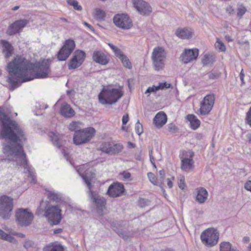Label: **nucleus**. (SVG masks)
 <instances>
[{
  "label": "nucleus",
  "mask_w": 251,
  "mask_h": 251,
  "mask_svg": "<svg viewBox=\"0 0 251 251\" xmlns=\"http://www.w3.org/2000/svg\"><path fill=\"white\" fill-rule=\"evenodd\" d=\"M0 122L1 124L0 137L10 141L2 144V151L6 157L5 159L15 162L17 165L23 167L24 173H27V176L31 178V182H35L34 169L28 164L21 144L23 141L26 140L24 130L15 121L11 120L0 107Z\"/></svg>",
  "instance_id": "obj_1"
},
{
  "label": "nucleus",
  "mask_w": 251,
  "mask_h": 251,
  "mask_svg": "<svg viewBox=\"0 0 251 251\" xmlns=\"http://www.w3.org/2000/svg\"><path fill=\"white\" fill-rule=\"evenodd\" d=\"M50 59H43L33 64L21 56H17L7 64V71L9 74L7 81L10 90L13 91L25 82L37 78L48 77L50 73Z\"/></svg>",
  "instance_id": "obj_2"
},
{
  "label": "nucleus",
  "mask_w": 251,
  "mask_h": 251,
  "mask_svg": "<svg viewBox=\"0 0 251 251\" xmlns=\"http://www.w3.org/2000/svg\"><path fill=\"white\" fill-rule=\"evenodd\" d=\"M124 95L122 88L103 89L99 94L98 98L103 105L113 104L117 102Z\"/></svg>",
  "instance_id": "obj_3"
},
{
  "label": "nucleus",
  "mask_w": 251,
  "mask_h": 251,
  "mask_svg": "<svg viewBox=\"0 0 251 251\" xmlns=\"http://www.w3.org/2000/svg\"><path fill=\"white\" fill-rule=\"evenodd\" d=\"M87 194L88 200L95 206L97 213L100 215H103V211L106 209V200L94 189H89Z\"/></svg>",
  "instance_id": "obj_4"
},
{
  "label": "nucleus",
  "mask_w": 251,
  "mask_h": 251,
  "mask_svg": "<svg viewBox=\"0 0 251 251\" xmlns=\"http://www.w3.org/2000/svg\"><path fill=\"white\" fill-rule=\"evenodd\" d=\"M14 208L13 199L3 195L0 196V217L3 220H8L11 216Z\"/></svg>",
  "instance_id": "obj_5"
},
{
  "label": "nucleus",
  "mask_w": 251,
  "mask_h": 251,
  "mask_svg": "<svg viewBox=\"0 0 251 251\" xmlns=\"http://www.w3.org/2000/svg\"><path fill=\"white\" fill-rule=\"evenodd\" d=\"M95 133V129L92 127L77 130L73 137L74 143L76 145L86 143L94 136Z\"/></svg>",
  "instance_id": "obj_6"
},
{
  "label": "nucleus",
  "mask_w": 251,
  "mask_h": 251,
  "mask_svg": "<svg viewBox=\"0 0 251 251\" xmlns=\"http://www.w3.org/2000/svg\"><path fill=\"white\" fill-rule=\"evenodd\" d=\"M219 237V234L214 228H208L202 231L201 234L202 243L209 247L217 244Z\"/></svg>",
  "instance_id": "obj_7"
},
{
  "label": "nucleus",
  "mask_w": 251,
  "mask_h": 251,
  "mask_svg": "<svg viewBox=\"0 0 251 251\" xmlns=\"http://www.w3.org/2000/svg\"><path fill=\"white\" fill-rule=\"evenodd\" d=\"M166 52L164 48L157 47L155 48L151 54V59L155 70L159 71L164 67Z\"/></svg>",
  "instance_id": "obj_8"
},
{
  "label": "nucleus",
  "mask_w": 251,
  "mask_h": 251,
  "mask_svg": "<svg viewBox=\"0 0 251 251\" xmlns=\"http://www.w3.org/2000/svg\"><path fill=\"white\" fill-rule=\"evenodd\" d=\"M61 211L58 205L49 206L45 210V216L51 225H57L62 219Z\"/></svg>",
  "instance_id": "obj_9"
},
{
  "label": "nucleus",
  "mask_w": 251,
  "mask_h": 251,
  "mask_svg": "<svg viewBox=\"0 0 251 251\" xmlns=\"http://www.w3.org/2000/svg\"><path fill=\"white\" fill-rule=\"evenodd\" d=\"M15 217L18 224L22 226H29L33 219V214L27 209L22 208L16 210Z\"/></svg>",
  "instance_id": "obj_10"
},
{
  "label": "nucleus",
  "mask_w": 251,
  "mask_h": 251,
  "mask_svg": "<svg viewBox=\"0 0 251 251\" xmlns=\"http://www.w3.org/2000/svg\"><path fill=\"white\" fill-rule=\"evenodd\" d=\"M194 153L190 151H183L179 155L181 160V169L185 172H189L194 168Z\"/></svg>",
  "instance_id": "obj_11"
},
{
  "label": "nucleus",
  "mask_w": 251,
  "mask_h": 251,
  "mask_svg": "<svg viewBox=\"0 0 251 251\" xmlns=\"http://www.w3.org/2000/svg\"><path fill=\"white\" fill-rule=\"evenodd\" d=\"M75 47V44L73 40H66L64 46L58 52V60L60 61H65L74 50Z\"/></svg>",
  "instance_id": "obj_12"
},
{
  "label": "nucleus",
  "mask_w": 251,
  "mask_h": 251,
  "mask_svg": "<svg viewBox=\"0 0 251 251\" xmlns=\"http://www.w3.org/2000/svg\"><path fill=\"white\" fill-rule=\"evenodd\" d=\"M215 96L213 94L206 95L201 102L200 113L202 115L208 114L212 110L214 102Z\"/></svg>",
  "instance_id": "obj_13"
},
{
  "label": "nucleus",
  "mask_w": 251,
  "mask_h": 251,
  "mask_svg": "<svg viewBox=\"0 0 251 251\" xmlns=\"http://www.w3.org/2000/svg\"><path fill=\"white\" fill-rule=\"evenodd\" d=\"M113 22L118 27L128 29L132 26L131 20L127 14H117L113 18Z\"/></svg>",
  "instance_id": "obj_14"
},
{
  "label": "nucleus",
  "mask_w": 251,
  "mask_h": 251,
  "mask_svg": "<svg viewBox=\"0 0 251 251\" xmlns=\"http://www.w3.org/2000/svg\"><path fill=\"white\" fill-rule=\"evenodd\" d=\"M134 7L142 15L149 16L152 11V7L150 4L143 0H132Z\"/></svg>",
  "instance_id": "obj_15"
},
{
  "label": "nucleus",
  "mask_w": 251,
  "mask_h": 251,
  "mask_svg": "<svg viewBox=\"0 0 251 251\" xmlns=\"http://www.w3.org/2000/svg\"><path fill=\"white\" fill-rule=\"evenodd\" d=\"M28 23L29 21L26 19L17 20L8 26L6 33L9 35H12L21 32Z\"/></svg>",
  "instance_id": "obj_16"
},
{
  "label": "nucleus",
  "mask_w": 251,
  "mask_h": 251,
  "mask_svg": "<svg viewBox=\"0 0 251 251\" xmlns=\"http://www.w3.org/2000/svg\"><path fill=\"white\" fill-rule=\"evenodd\" d=\"M199 55V50L197 49L185 50L181 54L180 59L184 63L187 64L196 60Z\"/></svg>",
  "instance_id": "obj_17"
},
{
  "label": "nucleus",
  "mask_w": 251,
  "mask_h": 251,
  "mask_svg": "<svg viewBox=\"0 0 251 251\" xmlns=\"http://www.w3.org/2000/svg\"><path fill=\"white\" fill-rule=\"evenodd\" d=\"M84 165L80 166L76 170L85 183L87 184V186L90 188L91 187V181L96 177V175L94 173L88 170H87L85 172L82 173V171L84 169Z\"/></svg>",
  "instance_id": "obj_18"
},
{
  "label": "nucleus",
  "mask_w": 251,
  "mask_h": 251,
  "mask_svg": "<svg viewBox=\"0 0 251 251\" xmlns=\"http://www.w3.org/2000/svg\"><path fill=\"white\" fill-rule=\"evenodd\" d=\"M92 59L96 63L102 65H105L108 64L109 60L107 56L100 50L94 51L92 54Z\"/></svg>",
  "instance_id": "obj_19"
},
{
  "label": "nucleus",
  "mask_w": 251,
  "mask_h": 251,
  "mask_svg": "<svg viewBox=\"0 0 251 251\" xmlns=\"http://www.w3.org/2000/svg\"><path fill=\"white\" fill-rule=\"evenodd\" d=\"M193 30L189 27L178 28L175 31V34L182 39H188L192 37Z\"/></svg>",
  "instance_id": "obj_20"
},
{
  "label": "nucleus",
  "mask_w": 251,
  "mask_h": 251,
  "mask_svg": "<svg viewBox=\"0 0 251 251\" xmlns=\"http://www.w3.org/2000/svg\"><path fill=\"white\" fill-rule=\"evenodd\" d=\"M167 118L163 112H159L156 114L153 118V123L157 128H160L167 122Z\"/></svg>",
  "instance_id": "obj_21"
},
{
  "label": "nucleus",
  "mask_w": 251,
  "mask_h": 251,
  "mask_svg": "<svg viewBox=\"0 0 251 251\" xmlns=\"http://www.w3.org/2000/svg\"><path fill=\"white\" fill-rule=\"evenodd\" d=\"M75 113V111L69 104L67 103L62 104L60 107V114L61 115L65 117L71 118L74 116Z\"/></svg>",
  "instance_id": "obj_22"
},
{
  "label": "nucleus",
  "mask_w": 251,
  "mask_h": 251,
  "mask_svg": "<svg viewBox=\"0 0 251 251\" xmlns=\"http://www.w3.org/2000/svg\"><path fill=\"white\" fill-rule=\"evenodd\" d=\"M187 119L190 122V127L192 129L196 130L200 127L201 121L194 115H188Z\"/></svg>",
  "instance_id": "obj_23"
},
{
  "label": "nucleus",
  "mask_w": 251,
  "mask_h": 251,
  "mask_svg": "<svg viewBox=\"0 0 251 251\" xmlns=\"http://www.w3.org/2000/svg\"><path fill=\"white\" fill-rule=\"evenodd\" d=\"M208 192L206 189H198L196 201L199 203H204L207 199Z\"/></svg>",
  "instance_id": "obj_24"
},
{
  "label": "nucleus",
  "mask_w": 251,
  "mask_h": 251,
  "mask_svg": "<svg viewBox=\"0 0 251 251\" xmlns=\"http://www.w3.org/2000/svg\"><path fill=\"white\" fill-rule=\"evenodd\" d=\"M3 53L5 58H9L12 53L13 49L11 45L7 41H2Z\"/></svg>",
  "instance_id": "obj_25"
},
{
  "label": "nucleus",
  "mask_w": 251,
  "mask_h": 251,
  "mask_svg": "<svg viewBox=\"0 0 251 251\" xmlns=\"http://www.w3.org/2000/svg\"><path fill=\"white\" fill-rule=\"evenodd\" d=\"M47 196L50 200L56 202H59L63 201L61 194L55 193L51 191H47Z\"/></svg>",
  "instance_id": "obj_26"
},
{
  "label": "nucleus",
  "mask_w": 251,
  "mask_h": 251,
  "mask_svg": "<svg viewBox=\"0 0 251 251\" xmlns=\"http://www.w3.org/2000/svg\"><path fill=\"white\" fill-rule=\"evenodd\" d=\"M43 251H64V248L60 244L52 243L45 247Z\"/></svg>",
  "instance_id": "obj_27"
},
{
  "label": "nucleus",
  "mask_w": 251,
  "mask_h": 251,
  "mask_svg": "<svg viewBox=\"0 0 251 251\" xmlns=\"http://www.w3.org/2000/svg\"><path fill=\"white\" fill-rule=\"evenodd\" d=\"M126 189H107L106 194L111 197H118L125 195Z\"/></svg>",
  "instance_id": "obj_28"
},
{
  "label": "nucleus",
  "mask_w": 251,
  "mask_h": 251,
  "mask_svg": "<svg viewBox=\"0 0 251 251\" xmlns=\"http://www.w3.org/2000/svg\"><path fill=\"white\" fill-rule=\"evenodd\" d=\"M115 223H113L112 225L113 229L121 237H122L124 240H127L130 237V234L129 232H127L125 231H123V230H120L118 229L117 227L114 226Z\"/></svg>",
  "instance_id": "obj_29"
},
{
  "label": "nucleus",
  "mask_w": 251,
  "mask_h": 251,
  "mask_svg": "<svg viewBox=\"0 0 251 251\" xmlns=\"http://www.w3.org/2000/svg\"><path fill=\"white\" fill-rule=\"evenodd\" d=\"M94 18L99 21H102L104 20L105 17V12L100 8H96L95 9Z\"/></svg>",
  "instance_id": "obj_30"
},
{
  "label": "nucleus",
  "mask_w": 251,
  "mask_h": 251,
  "mask_svg": "<svg viewBox=\"0 0 251 251\" xmlns=\"http://www.w3.org/2000/svg\"><path fill=\"white\" fill-rule=\"evenodd\" d=\"M85 57V53L84 51L81 50H76L75 51L73 57L82 64L84 60Z\"/></svg>",
  "instance_id": "obj_31"
},
{
  "label": "nucleus",
  "mask_w": 251,
  "mask_h": 251,
  "mask_svg": "<svg viewBox=\"0 0 251 251\" xmlns=\"http://www.w3.org/2000/svg\"><path fill=\"white\" fill-rule=\"evenodd\" d=\"M220 251H238L233 248L228 242H224L220 245Z\"/></svg>",
  "instance_id": "obj_32"
},
{
  "label": "nucleus",
  "mask_w": 251,
  "mask_h": 251,
  "mask_svg": "<svg viewBox=\"0 0 251 251\" xmlns=\"http://www.w3.org/2000/svg\"><path fill=\"white\" fill-rule=\"evenodd\" d=\"M0 239L11 243L13 242L15 240L13 236L4 232L1 229H0Z\"/></svg>",
  "instance_id": "obj_33"
},
{
  "label": "nucleus",
  "mask_w": 251,
  "mask_h": 251,
  "mask_svg": "<svg viewBox=\"0 0 251 251\" xmlns=\"http://www.w3.org/2000/svg\"><path fill=\"white\" fill-rule=\"evenodd\" d=\"M49 137L52 141L53 144L54 146H56L57 148H60L61 147V145L59 141V137L58 135L56 133L51 132L50 133Z\"/></svg>",
  "instance_id": "obj_34"
},
{
  "label": "nucleus",
  "mask_w": 251,
  "mask_h": 251,
  "mask_svg": "<svg viewBox=\"0 0 251 251\" xmlns=\"http://www.w3.org/2000/svg\"><path fill=\"white\" fill-rule=\"evenodd\" d=\"M214 61L213 55L209 54H205L202 59V63L203 65L206 66L210 65Z\"/></svg>",
  "instance_id": "obj_35"
},
{
  "label": "nucleus",
  "mask_w": 251,
  "mask_h": 251,
  "mask_svg": "<svg viewBox=\"0 0 251 251\" xmlns=\"http://www.w3.org/2000/svg\"><path fill=\"white\" fill-rule=\"evenodd\" d=\"M66 2L68 5L72 6L74 10L78 11L82 10V6L79 4L76 0H67Z\"/></svg>",
  "instance_id": "obj_36"
},
{
  "label": "nucleus",
  "mask_w": 251,
  "mask_h": 251,
  "mask_svg": "<svg viewBox=\"0 0 251 251\" xmlns=\"http://www.w3.org/2000/svg\"><path fill=\"white\" fill-rule=\"evenodd\" d=\"M123 149V146L120 144H115L113 146H111L110 151V154H117L121 152Z\"/></svg>",
  "instance_id": "obj_37"
},
{
  "label": "nucleus",
  "mask_w": 251,
  "mask_h": 251,
  "mask_svg": "<svg viewBox=\"0 0 251 251\" xmlns=\"http://www.w3.org/2000/svg\"><path fill=\"white\" fill-rule=\"evenodd\" d=\"M108 45L112 49L113 51L114 52L115 55L117 57H118L119 59L121 58L122 56H124L125 55L122 52V51L120 49H119L117 47L113 45L112 44L108 43Z\"/></svg>",
  "instance_id": "obj_38"
},
{
  "label": "nucleus",
  "mask_w": 251,
  "mask_h": 251,
  "mask_svg": "<svg viewBox=\"0 0 251 251\" xmlns=\"http://www.w3.org/2000/svg\"><path fill=\"white\" fill-rule=\"evenodd\" d=\"M82 64L78 62L75 58H72L68 63V68L70 70L75 69L79 67Z\"/></svg>",
  "instance_id": "obj_39"
},
{
  "label": "nucleus",
  "mask_w": 251,
  "mask_h": 251,
  "mask_svg": "<svg viewBox=\"0 0 251 251\" xmlns=\"http://www.w3.org/2000/svg\"><path fill=\"white\" fill-rule=\"evenodd\" d=\"M120 59L122 61L123 65L125 67L129 69L132 68L131 63L126 55L122 56Z\"/></svg>",
  "instance_id": "obj_40"
},
{
  "label": "nucleus",
  "mask_w": 251,
  "mask_h": 251,
  "mask_svg": "<svg viewBox=\"0 0 251 251\" xmlns=\"http://www.w3.org/2000/svg\"><path fill=\"white\" fill-rule=\"evenodd\" d=\"M110 149L111 145L107 143L102 144L100 148V151L107 154H110Z\"/></svg>",
  "instance_id": "obj_41"
},
{
  "label": "nucleus",
  "mask_w": 251,
  "mask_h": 251,
  "mask_svg": "<svg viewBox=\"0 0 251 251\" xmlns=\"http://www.w3.org/2000/svg\"><path fill=\"white\" fill-rule=\"evenodd\" d=\"M151 201L148 199L141 198L138 201V205L140 207H145L151 204Z\"/></svg>",
  "instance_id": "obj_42"
},
{
  "label": "nucleus",
  "mask_w": 251,
  "mask_h": 251,
  "mask_svg": "<svg viewBox=\"0 0 251 251\" xmlns=\"http://www.w3.org/2000/svg\"><path fill=\"white\" fill-rule=\"evenodd\" d=\"M215 46L216 49H219L221 51H224L226 50V47L224 44L218 39H217V41L215 44Z\"/></svg>",
  "instance_id": "obj_43"
},
{
  "label": "nucleus",
  "mask_w": 251,
  "mask_h": 251,
  "mask_svg": "<svg viewBox=\"0 0 251 251\" xmlns=\"http://www.w3.org/2000/svg\"><path fill=\"white\" fill-rule=\"evenodd\" d=\"M135 128L136 132L139 135H141L143 132V126L139 120L136 123Z\"/></svg>",
  "instance_id": "obj_44"
},
{
  "label": "nucleus",
  "mask_w": 251,
  "mask_h": 251,
  "mask_svg": "<svg viewBox=\"0 0 251 251\" xmlns=\"http://www.w3.org/2000/svg\"><path fill=\"white\" fill-rule=\"evenodd\" d=\"M157 91H158V90L157 86L155 85H152L151 87H149L145 91V94L147 95L148 97H149L151 93H155Z\"/></svg>",
  "instance_id": "obj_45"
},
{
  "label": "nucleus",
  "mask_w": 251,
  "mask_h": 251,
  "mask_svg": "<svg viewBox=\"0 0 251 251\" xmlns=\"http://www.w3.org/2000/svg\"><path fill=\"white\" fill-rule=\"evenodd\" d=\"M177 185L179 188H184L185 187V179L183 176H179L178 179Z\"/></svg>",
  "instance_id": "obj_46"
},
{
  "label": "nucleus",
  "mask_w": 251,
  "mask_h": 251,
  "mask_svg": "<svg viewBox=\"0 0 251 251\" xmlns=\"http://www.w3.org/2000/svg\"><path fill=\"white\" fill-rule=\"evenodd\" d=\"M246 8L242 6H239L237 9V15L238 17L241 18L246 12Z\"/></svg>",
  "instance_id": "obj_47"
},
{
  "label": "nucleus",
  "mask_w": 251,
  "mask_h": 251,
  "mask_svg": "<svg viewBox=\"0 0 251 251\" xmlns=\"http://www.w3.org/2000/svg\"><path fill=\"white\" fill-rule=\"evenodd\" d=\"M156 86L158 88V90H159L160 89H164L170 88L171 87V84L168 83L166 82H160Z\"/></svg>",
  "instance_id": "obj_48"
},
{
  "label": "nucleus",
  "mask_w": 251,
  "mask_h": 251,
  "mask_svg": "<svg viewBox=\"0 0 251 251\" xmlns=\"http://www.w3.org/2000/svg\"><path fill=\"white\" fill-rule=\"evenodd\" d=\"M108 188H124V186L122 183L116 182L112 183Z\"/></svg>",
  "instance_id": "obj_49"
},
{
  "label": "nucleus",
  "mask_w": 251,
  "mask_h": 251,
  "mask_svg": "<svg viewBox=\"0 0 251 251\" xmlns=\"http://www.w3.org/2000/svg\"><path fill=\"white\" fill-rule=\"evenodd\" d=\"M168 130L171 133H176L177 131V127L173 124H169L168 126Z\"/></svg>",
  "instance_id": "obj_50"
},
{
  "label": "nucleus",
  "mask_w": 251,
  "mask_h": 251,
  "mask_svg": "<svg viewBox=\"0 0 251 251\" xmlns=\"http://www.w3.org/2000/svg\"><path fill=\"white\" fill-rule=\"evenodd\" d=\"M78 124V122H72L69 126V129L71 131H76V130L77 129Z\"/></svg>",
  "instance_id": "obj_51"
},
{
  "label": "nucleus",
  "mask_w": 251,
  "mask_h": 251,
  "mask_svg": "<svg viewBox=\"0 0 251 251\" xmlns=\"http://www.w3.org/2000/svg\"><path fill=\"white\" fill-rule=\"evenodd\" d=\"M148 176L150 180V181L153 184H156V178L154 175L152 173H148Z\"/></svg>",
  "instance_id": "obj_52"
},
{
  "label": "nucleus",
  "mask_w": 251,
  "mask_h": 251,
  "mask_svg": "<svg viewBox=\"0 0 251 251\" xmlns=\"http://www.w3.org/2000/svg\"><path fill=\"white\" fill-rule=\"evenodd\" d=\"M209 78L210 79H214L217 78L219 77V74L215 71H211L209 73Z\"/></svg>",
  "instance_id": "obj_53"
},
{
  "label": "nucleus",
  "mask_w": 251,
  "mask_h": 251,
  "mask_svg": "<svg viewBox=\"0 0 251 251\" xmlns=\"http://www.w3.org/2000/svg\"><path fill=\"white\" fill-rule=\"evenodd\" d=\"M246 121L248 124L251 126V107L249 111L247 113Z\"/></svg>",
  "instance_id": "obj_54"
},
{
  "label": "nucleus",
  "mask_w": 251,
  "mask_h": 251,
  "mask_svg": "<svg viewBox=\"0 0 251 251\" xmlns=\"http://www.w3.org/2000/svg\"><path fill=\"white\" fill-rule=\"evenodd\" d=\"M129 120L128 115L127 114L124 115L122 117V125H126Z\"/></svg>",
  "instance_id": "obj_55"
},
{
  "label": "nucleus",
  "mask_w": 251,
  "mask_h": 251,
  "mask_svg": "<svg viewBox=\"0 0 251 251\" xmlns=\"http://www.w3.org/2000/svg\"><path fill=\"white\" fill-rule=\"evenodd\" d=\"M226 11L230 15H233L235 13L234 8L231 6H227Z\"/></svg>",
  "instance_id": "obj_56"
},
{
  "label": "nucleus",
  "mask_w": 251,
  "mask_h": 251,
  "mask_svg": "<svg viewBox=\"0 0 251 251\" xmlns=\"http://www.w3.org/2000/svg\"><path fill=\"white\" fill-rule=\"evenodd\" d=\"M152 152H153L152 149H150L149 151V156H150V161L151 164L155 163V159L153 156Z\"/></svg>",
  "instance_id": "obj_57"
},
{
  "label": "nucleus",
  "mask_w": 251,
  "mask_h": 251,
  "mask_svg": "<svg viewBox=\"0 0 251 251\" xmlns=\"http://www.w3.org/2000/svg\"><path fill=\"white\" fill-rule=\"evenodd\" d=\"M174 179V177H172L170 178H167V185L169 187L172 188L173 186L172 181Z\"/></svg>",
  "instance_id": "obj_58"
},
{
  "label": "nucleus",
  "mask_w": 251,
  "mask_h": 251,
  "mask_svg": "<svg viewBox=\"0 0 251 251\" xmlns=\"http://www.w3.org/2000/svg\"><path fill=\"white\" fill-rule=\"evenodd\" d=\"M122 175L123 177L126 179L129 178L131 176V175L129 172L126 171L123 172V173L122 174Z\"/></svg>",
  "instance_id": "obj_59"
},
{
  "label": "nucleus",
  "mask_w": 251,
  "mask_h": 251,
  "mask_svg": "<svg viewBox=\"0 0 251 251\" xmlns=\"http://www.w3.org/2000/svg\"><path fill=\"white\" fill-rule=\"evenodd\" d=\"M239 75H240V79L241 81H242L243 84H244L245 82H244V77L245 75H244V71L243 69L241 70Z\"/></svg>",
  "instance_id": "obj_60"
},
{
  "label": "nucleus",
  "mask_w": 251,
  "mask_h": 251,
  "mask_svg": "<svg viewBox=\"0 0 251 251\" xmlns=\"http://www.w3.org/2000/svg\"><path fill=\"white\" fill-rule=\"evenodd\" d=\"M244 188H251V181L249 180L245 184Z\"/></svg>",
  "instance_id": "obj_61"
},
{
  "label": "nucleus",
  "mask_w": 251,
  "mask_h": 251,
  "mask_svg": "<svg viewBox=\"0 0 251 251\" xmlns=\"http://www.w3.org/2000/svg\"><path fill=\"white\" fill-rule=\"evenodd\" d=\"M63 229L62 228H57L53 231V233L54 234H58L61 233L62 232Z\"/></svg>",
  "instance_id": "obj_62"
},
{
  "label": "nucleus",
  "mask_w": 251,
  "mask_h": 251,
  "mask_svg": "<svg viewBox=\"0 0 251 251\" xmlns=\"http://www.w3.org/2000/svg\"><path fill=\"white\" fill-rule=\"evenodd\" d=\"M203 135L201 133H197L196 135V138L198 140H201L202 138Z\"/></svg>",
  "instance_id": "obj_63"
},
{
  "label": "nucleus",
  "mask_w": 251,
  "mask_h": 251,
  "mask_svg": "<svg viewBox=\"0 0 251 251\" xmlns=\"http://www.w3.org/2000/svg\"><path fill=\"white\" fill-rule=\"evenodd\" d=\"M159 175L161 178H163L165 176V171L164 170H160L159 171Z\"/></svg>",
  "instance_id": "obj_64"
}]
</instances>
